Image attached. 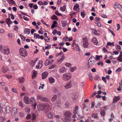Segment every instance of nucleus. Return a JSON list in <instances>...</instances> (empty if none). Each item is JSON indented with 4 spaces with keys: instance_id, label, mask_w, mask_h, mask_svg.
<instances>
[{
    "instance_id": "nucleus-1",
    "label": "nucleus",
    "mask_w": 122,
    "mask_h": 122,
    "mask_svg": "<svg viewBox=\"0 0 122 122\" xmlns=\"http://www.w3.org/2000/svg\"><path fill=\"white\" fill-rule=\"evenodd\" d=\"M71 113L69 111L66 112L64 114L65 116L64 119V121L65 122H71Z\"/></svg>"
},
{
    "instance_id": "nucleus-2",
    "label": "nucleus",
    "mask_w": 122,
    "mask_h": 122,
    "mask_svg": "<svg viewBox=\"0 0 122 122\" xmlns=\"http://www.w3.org/2000/svg\"><path fill=\"white\" fill-rule=\"evenodd\" d=\"M19 53L22 56L25 57L28 55L26 49L23 48H20L19 50Z\"/></svg>"
},
{
    "instance_id": "nucleus-3",
    "label": "nucleus",
    "mask_w": 122,
    "mask_h": 122,
    "mask_svg": "<svg viewBox=\"0 0 122 122\" xmlns=\"http://www.w3.org/2000/svg\"><path fill=\"white\" fill-rule=\"evenodd\" d=\"M71 77V74L70 73L65 74H63V79L65 81H66L69 80Z\"/></svg>"
},
{
    "instance_id": "nucleus-4",
    "label": "nucleus",
    "mask_w": 122,
    "mask_h": 122,
    "mask_svg": "<svg viewBox=\"0 0 122 122\" xmlns=\"http://www.w3.org/2000/svg\"><path fill=\"white\" fill-rule=\"evenodd\" d=\"M39 106L40 108H42L43 109H45L46 110H49L50 109L49 105L47 103L45 104H41L39 105Z\"/></svg>"
},
{
    "instance_id": "nucleus-5",
    "label": "nucleus",
    "mask_w": 122,
    "mask_h": 122,
    "mask_svg": "<svg viewBox=\"0 0 122 122\" xmlns=\"http://www.w3.org/2000/svg\"><path fill=\"white\" fill-rule=\"evenodd\" d=\"M83 42L84 47L85 48H88L89 44L86 38H84L83 39Z\"/></svg>"
},
{
    "instance_id": "nucleus-6",
    "label": "nucleus",
    "mask_w": 122,
    "mask_h": 122,
    "mask_svg": "<svg viewBox=\"0 0 122 122\" xmlns=\"http://www.w3.org/2000/svg\"><path fill=\"white\" fill-rule=\"evenodd\" d=\"M17 107L14 108L12 110L11 112L12 116L13 118H14L16 114L17 113Z\"/></svg>"
},
{
    "instance_id": "nucleus-7",
    "label": "nucleus",
    "mask_w": 122,
    "mask_h": 122,
    "mask_svg": "<svg viewBox=\"0 0 122 122\" xmlns=\"http://www.w3.org/2000/svg\"><path fill=\"white\" fill-rule=\"evenodd\" d=\"M94 64L93 61H92L91 58H90L88 61V67L90 68V67H92Z\"/></svg>"
},
{
    "instance_id": "nucleus-8",
    "label": "nucleus",
    "mask_w": 122,
    "mask_h": 122,
    "mask_svg": "<svg viewBox=\"0 0 122 122\" xmlns=\"http://www.w3.org/2000/svg\"><path fill=\"white\" fill-rule=\"evenodd\" d=\"M79 7V5L78 4H76L74 6L73 8L74 10L78 12L80 10V8Z\"/></svg>"
},
{
    "instance_id": "nucleus-9",
    "label": "nucleus",
    "mask_w": 122,
    "mask_h": 122,
    "mask_svg": "<svg viewBox=\"0 0 122 122\" xmlns=\"http://www.w3.org/2000/svg\"><path fill=\"white\" fill-rule=\"evenodd\" d=\"M72 86L71 81H70L64 86V87L66 89H68L70 88Z\"/></svg>"
},
{
    "instance_id": "nucleus-10",
    "label": "nucleus",
    "mask_w": 122,
    "mask_h": 122,
    "mask_svg": "<svg viewBox=\"0 0 122 122\" xmlns=\"http://www.w3.org/2000/svg\"><path fill=\"white\" fill-rule=\"evenodd\" d=\"M38 64L36 65V67L38 69L40 68L42 66V62L41 61H38Z\"/></svg>"
},
{
    "instance_id": "nucleus-11",
    "label": "nucleus",
    "mask_w": 122,
    "mask_h": 122,
    "mask_svg": "<svg viewBox=\"0 0 122 122\" xmlns=\"http://www.w3.org/2000/svg\"><path fill=\"white\" fill-rule=\"evenodd\" d=\"M67 69L63 67H61L59 70V71L61 73H63L66 71Z\"/></svg>"
},
{
    "instance_id": "nucleus-12",
    "label": "nucleus",
    "mask_w": 122,
    "mask_h": 122,
    "mask_svg": "<svg viewBox=\"0 0 122 122\" xmlns=\"http://www.w3.org/2000/svg\"><path fill=\"white\" fill-rule=\"evenodd\" d=\"M11 111V107L9 106H7L6 107L5 110V112L6 113H9Z\"/></svg>"
},
{
    "instance_id": "nucleus-13",
    "label": "nucleus",
    "mask_w": 122,
    "mask_h": 122,
    "mask_svg": "<svg viewBox=\"0 0 122 122\" xmlns=\"http://www.w3.org/2000/svg\"><path fill=\"white\" fill-rule=\"evenodd\" d=\"M48 73L47 72H45L42 74V79H45L46 78L48 75Z\"/></svg>"
},
{
    "instance_id": "nucleus-14",
    "label": "nucleus",
    "mask_w": 122,
    "mask_h": 122,
    "mask_svg": "<svg viewBox=\"0 0 122 122\" xmlns=\"http://www.w3.org/2000/svg\"><path fill=\"white\" fill-rule=\"evenodd\" d=\"M28 97L27 96H25L24 98V100L25 103L28 104L29 103V101L28 100Z\"/></svg>"
},
{
    "instance_id": "nucleus-15",
    "label": "nucleus",
    "mask_w": 122,
    "mask_h": 122,
    "mask_svg": "<svg viewBox=\"0 0 122 122\" xmlns=\"http://www.w3.org/2000/svg\"><path fill=\"white\" fill-rule=\"evenodd\" d=\"M120 99L119 97L115 96L113 99V103L116 102L118 101Z\"/></svg>"
},
{
    "instance_id": "nucleus-16",
    "label": "nucleus",
    "mask_w": 122,
    "mask_h": 122,
    "mask_svg": "<svg viewBox=\"0 0 122 122\" xmlns=\"http://www.w3.org/2000/svg\"><path fill=\"white\" fill-rule=\"evenodd\" d=\"M30 33V30L29 29H25L24 31V33L27 34H29Z\"/></svg>"
},
{
    "instance_id": "nucleus-17",
    "label": "nucleus",
    "mask_w": 122,
    "mask_h": 122,
    "mask_svg": "<svg viewBox=\"0 0 122 122\" xmlns=\"http://www.w3.org/2000/svg\"><path fill=\"white\" fill-rule=\"evenodd\" d=\"M4 53L7 55H8L10 52V50L8 48L4 49Z\"/></svg>"
},
{
    "instance_id": "nucleus-18",
    "label": "nucleus",
    "mask_w": 122,
    "mask_h": 122,
    "mask_svg": "<svg viewBox=\"0 0 122 122\" xmlns=\"http://www.w3.org/2000/svg\"><path fill=\"white\" fill-rule=\"evenodd\" d=\"M24 78L22 77H20L18 78V80L19 81V82L20 83H22L24 81Z\"/></svg>"
},
{
    "instance_id": "nucleus-19",
    "label": "nucleus",
    "mask_w": 122,
    "mask_h": 122,
    "mask_svg": "<svg viewBox=\"0 0 122 122\" xmlns=\"http://www.w3.org/2000/svg\"><path fill=\"white\" fill-rule=\"evenodd\" d=\"M92 41L95 44L97 45L98 43V41L97 39L95 37H94L92 39Z\"/></svg>"
},
{
    "instance_id": "nucleus-20",
    "label": "nucleus",
    "mask_w": 122,
    "mask_h": 122,
    "mask_svg": "<svg viewBox=\"0 0 122 122\" xmlns=\"http://www.w3.org/2000/svg\"><path fill=\"white\" fill-rule=\"evenodd\" d=\"M66 5H64L62 7L61 6L60 9V10L62 11H64L66 9Z\"/></svg>"
},
{
    "instance_id": "nucleus-21",
    "label": "nucleus",
    "mask_w": 122,
    "mask_h": 122,
    "mask_svg": "<svg viewBox=\"0 0 122 122\" xmlns=\"http://www.w3.org/2000/svg\"><path fill=\"white\" fill-rule=\"evenodd\" d=\"M5 117H4L2 116H1L0 117V122H4V121L5 120Z\"/></svg>"
},
{
    "instance_id": "nucleus-22",
    "label": "nucleus",
    "mask_w": 122,
    "mask_h": 122,
    "mask_svg": "<svg viewBox=\"0 0 122 122\" xmlns=\"http://www.w3.org/2000/svg\"><path fill=\"white\" fill-rule=\"evenodd\" d=\"M119 5L121 7H122V5L120 4H115L114 5V8L116 9H119Z\"/></svg>"
},
{
    "instance_id": "nucleus-23",
    "label": "nucleus",
    "mask_w": 122,
    "mask_h": 122,
    "mask_svg": "<svg viewBox=\"0 0 122 122\" xmlns=\"http://www.w3.org/2000/svg\"><path fill=\"white\" fill-rule=\"evenodd\" d=\"M49 82L50 83H53V78L52 77H50L49 78Z\"/></svg>"
},
{
    "instance_id": "nucleus-24",
    "label": "nucleus",
    "mask_w": 122,
    "mask_h": 122,
    "mask_svg": "<svg viewBox=\"0 0 122 122\" xmlns=\"http://www.w3.org/2000/svg\"><path fill=\"white\" fill-rule=\"evenodd\" d=\"M35 64V62H34L33 60H31L30 61V64L32 67H33Z\"/></svg>"
},
{
    "instance_id": "nucleus-25",
    "label": "nucleus",
    "mask_w": 122,
    "mask_h": 122,
    "mask_svg": "<svg viewBox=\"0 0 122 122\" xmlns=\"http://www.w3.org/2000/svg\"><path fill=\"white\" fill-rule=\"evenodd\" d=\"M34 37L36 39L37 38L39 39L40 38V35L38 34L34 33Z\"/></svg>"
},
{
    "instance_id": "nucleus-26",
    "label": "nucleus",
    "mask_w": 122,
    "mask_h": 122,
    "mask_svg": "<svg viewBox=\"0 0 122 122\" xmlns=\"http://www.w3.org/2000/svg\"><path fill=\"white\" fill-rule=\"evenodd\" d=\"M72 97L73 100V101L74 102V101L77 98V95L74 94L73 95Z\"/></svg>"
},
{
    "instance_id": "nucleus-27",
    "label": "nucleus",
    "mask_w": 122,
    "mask_h": 122,
    "mask_svg": "<svg viewBox=\"0 0 122 122\" xmlns=\"http://www.w3.org/2000/svg\"><path fill=\"white\" fill-rule=\"evenodd\" d=\"M100 18L96 17L95 18L94 21L96 22H97L100 21Z\"/></svg>"
},
{
    "instance_id": "nucleus-28",
    "label": "nucleus",
    "mask_w": 122,
    "mask_h": 122,
    "mask_svg": "<svg viewBox=\"0 0 122 122\" xmlns=\"http://www.w3.org/2000/svg\"><path fill=\"white\" fill-rule=\"evenodd\" d=\"M30 102H31L32 103H35V99H34V98L33 97H31L30 99Z\"/></svg>"
},
{
    "instance_id": "nucleus-29",
    "label": "nucleus",
    "mask_w": 122,
    "mask_h": 122,
    "mask_svg": "<svg viewBox=\"0 0 122 122\" xmlns=\"http://www.w3.org/2000/svg\"><path fill=\"white\" fill-rule=\"evenodd\" d=\"M47 98L46 97H42V98L41 99V100L45 102L47 101Z\"/></svg>"
},
{
    "instance_id": "nucleus-30",
    "label": "nucleus",
    "mask_w": 122,
    "mask_h": 122,
    "mask_svg": "<svg viewBox=\"0 0 122 122\" xmlns=\"http://www.w3.org/2000/svg\"><path fill=\"white\" fill-rule=\"evenodd\" d=\"M98 65H101L102 66L103 65V64L102 61H99L97 63Z\"/></svg>"
},
{
    "instance_id": "nucleus-31",
    "label": "nucleus",
    "mask_w": 122,
    "mask_h": 122,
    "mask_svg": "<svg viewBox=\"0 0 122 122\" xmlns=\"http://www.w3.org/2000/svg\"><path fill=\"white\" fill-rule=\"evenodd\" d=\"M45 65L46 66H47L49 64H50L49 61V59H47L46 60L45 62Z\"/></svg>"
},
{
    "instance_id": "nucleus-32",
    "label": "nucleus",
    "mask_w": 122,
    "mask_h": 122,
    "mask_svg": "<svg viewBox=\"0 0 122 122\" xmlns=\"http://www.w3.org/2000/svg\"><path fill=\"white\" fill-rule=\"evenodd\" d=\"M32 120H34L36 119V115H35L34 113H33L32 115Z\"/></svg>"
},
{
    "instance_id": "nucleus-33",
    "label": "nucleus",
    "mask_w": 122,
    "mask_h": 122,
    "mask_svg": "<svg viewBox=\"0 0 122 122\" xmlns=\"http://www.w3.org/2000/svg\"><path fill=\"white\" fill-rule=\"evenodd\" d=\"M92 117L95 118H97V115L94 113L92 114Z\"/></svg>"
},
{
    "instance_id": "nucleus-34",
    "label": "nucleus",
    "mask_w": 122,
    "mask_h": 122,
    "mask_svg": "<svg viewBox=\"0 0 122 122\" xmlns=\"http://www.w3.org/2000/svg\"><path fill=\"white\" fill-rule=\"evenodd\" d=\"M93 33L94 34L97 35V36H100V34L97 33V31L96 30H94Z\"/></svg>"
},
{
    "instance_id": "nucleus-35",
    "label": "nucleus",
    "mask_w": 122,
    "mask_h": 122,
    "mask_svg": "<svg viewBox=\"0 0 122 122\" xmlns=\"http://www.w3.org/2000/svg\"><path fill=\"white\" fill-rule=\"evenodd\" d=\"M42 96L41 95H38L37 97V99L38 100H39L40 99L41 100V98H42Z\"/></svg>"
},
{
    "instance_id": "nucleus-36",
    "label": "nucleus",
    "mask_w": 122,
    "mask_h": 122,
    "mask_svg": "<svg viewBox=\"0 0 122 122\" xmlns=\"http://www.w3.org/2000/svg\"><path fill=\"white\" fill-rule=\"evenodd\" d=\"M48 116L49 118H51L52 117L53 115L50 112L48 114Z\"/></svg>"
},
{
    "instance_id": "nucleus-37",
    "label": "nucleus",
    "mask_w": 122,
    "mask_h": 122,
    "mask_svg": "<svg viewBox=\"0 0 122 122\" xmlns=\"http://www.w3.org/2000/svg\"><path fill=\"white\" fill-rule=\"evenodd\" d=\"M25 112H27L28 113L30 112V109L29 107H26L25 108Z\"/></svg>"
},
{
    "instance_id": "nucleus-38",
    "label": "nucleus",
    "mask_w": 122,
    "mask_h": 122,
    "mask_svg": "<svg viewBox=\"0 0 122 122\" xmlns=\"http://www.w3.org/2000/svg\"><path fill=\"white\" fill-rule=\"evenodd\" d=\"M76 46V50L77 51H80V50L79 49V46H78V45L77 44L75 45Z\"/></svg>"
},
{
    "instance_id": "nucleus-39",
    "label": "nucleus",
    "mask_w": 122,
    "mask_h": 122,
    "mask_svg": "<svg viewBox=\"0 0 122 122\" xmlns=\"http://www.w3.org/2000/svg\"><path fill=\"white\" fill-rule=\"evenodd\" d=\"M55 14L58 15V16H62V15L61 13H59L57 11H56L55 12Z\"/></svg>"
},
{
    "instance_id": "nucleus-40",
    "label": "nucleus",
    "mask_w": 122,
    "mask_h": 122,
    "mask_svg": "<svg viewBox=\"0 0 122 122\" xmlns=\"http://www.w3.org/2000/svg\"><path fill=\"white\" fill-rule=\"evenodd\" d=\"M88 75L89 76L90 80H92L93 77L91 73H88Z\"/></svg>"
},
{
    "instance_id": "nucleus-41",
    "label": "nucleus",
    "mask_w": 122,
    "mask_h": 122,
    "mask_svg": "<svg viewBox=\"0 0 122 122\" xmlns=\"http://www.w3.org/2000/svg\"><path fill=\"white\" fill-rule=\"evenodd\" d=\"M45 40L46 41L48 42L49 41L50 39L48 36H46L44 38Z\"/></svg>"
},
{
    "instance_id": "nucleus-42",
    "label": "nucleus",
    "mask_w": 122,
    "mask_h": 122,
    "mask_svg": "<svg viewBox=\"0 0 122 122\" xmlns=\"http://www.w3.org/2000/svg\"><path fill=\"white\" fill-rule=\"evenodd\" d=\"M81 15L82 16L83 18H84L85 15V12H81Z\"/></svg>"
},
{
    "instance_id": "nucleus-43",
    "label": "nucleus",
    "mask_w": 122,
    "mask_h": 122,
    "mask_svg": "<svg viewBox=\"0 0 122 122\" xmlns=\"http://www.w3.org/2000/svg\"><path fill=\"white\" fill-rule=\"evenodd\" d=\"M100 114L101 115L104 116L105 115L106 113L104 111H102L101 112Z\"/></svg>"
},
{
    "instance_id": "nucleus-44",
    "label": "nucleus",
    "mask_w": 122,
    "mask_h": 122,
    "mask_svg": "<svg viewBox=\"0 0 122 122\" xmlns=\"http://www.w3.org/2000/svg\"><path fill=\"white\" fill-rule=\"evenodd\" d=\"M57 24L58 23L56 21H54V28L56 27Z\"/></svg>"
},
{
    "instance_id": "nucleus-45",
    "label": "nucleus",
    "mask_w": 122,
    "mask_h": 122,
    "mask_svg": "<svg viewBox=\"0 0 122 122\" xmlns=\"http://www.w3.org/2000/svg\"><path fill=\"white\" fill-rule=\"evenodd\" d=\"M65 56L64 55H62L61 57L60 58V60H59V62H60L62 61L64 59Z\"/></svg>"
},
{
    "instance_id": "nucleus-46",
    "label": "nucleus",
    "mask_w": 122,
    "mask_h": 122,
    "mask_svg": "<svg viewBox=\"0 0 122 122\" xmlns=\"http://www.w3.org/2000/svg\"><path fill=\"white\" fill-rule=\"evenodd\" d=\"M95 23L99 27H101L102 26V25L101 23H100L99 22H95Z\"/></svg>"
},
{
    "instance_id": "nucleus-47",
    "label": "nucleus",
    "mask_w": 122,
    "mask_h": 122,
    "mask_svg": "<svg viewBox=\"0 0 122 122\" xmlns=\"http://www.w3.org/2000/svg\"><path fill=\"white\" fill-rule=\"evenodd\" d=\"M103 50L105 53L107 52L108 53H109L108 51L105 48V47L103 48Z\"/></svg>"
},
{
    "instance_id": "nucleus-48",
    "label": "nucleus",
    "mask_w": 122,
    "mask_h": 122,
    "mask_svg": "<svg viewBox=\"0 0 122 122\" xmlns=\"http://www.w3.org/2000/svg\"><path fill=\"white\" fill-rule=\"evenodd\" d=\"M122 70V69L121 67H120L118 68L117 69L116 71V72H119L121 71Z\"/></svg>"
},
{
    "instance_id": "nucleus-49",
    "label": "nucleus",
    "mask_w": 122,
    "mask_h": 122,
    "mask_svg": "<svg viewBox=\"0 0 122 122\" xmlns=\"http://www.w3.org/2000/svg\"><path fill=\"white\" fill-rule=\"evenodd\" d=\"M10 20V19L9 18H7L5 20V22L7 24H9Z\"/></svg>"
},
{
    "instance_id": "nucleus-50",
    "label": "nucleus",
    "mask_w": 122,
    "mask_h": 122,
    "mask_svg": "<svg viewBox=\"0 0 122 122\" xmlns=\"http://www.w3.org/2000/svg\"><path fill=\"white\" fill-rule=\"evenodd\" d=\"M20 36L23 40L24 41L25 39V36H22L21 34L20 35Z\"/></svg>"
},
{
    "instance_id": "nucleus-51",
    "label": "nucleus",
    "mask_w": 122,
    "mask_h": 122,
    "mask_svg": "<svg viewBox=\"0 0 122 122\" xmlns=\"http://www.w3.org/2000/svg\"><path fill=\"white\" fill-rule=\"evenodd\" d=\"M3 71H2V72L4 73L6 72L8 70V69L7 68L5 69H4V68H3Z\"/></svg>"
},
{
    "instance_id": "nucleus-52",
    "label": "nucleus",
    "mask_w": 122,
    "mask_h": 122,
    "mask_svg": "<svg viewBox=\"0 0 122 122\" xmlns=\"http://www.w3.org/2000/svg\"><path fill=\"white\" fill-rule=\"evenodd\" d=\"M33 75L32 76V77H35L36 75L37 72L36 71H34L33 72Z\"/></svg>"
},
{
    "instance_id": "nucleus-53",
    "label": "nucleus",
    "mask_w": 122,
    "mask_h": 122,
    "mask_svg": "<svg viewBox=\"0 0 122 122\" xmlns=\"http://www.w3.org/2000/svg\"><path fill=\"white\" fill-rule=\"evenodd\" d=\"M30 118L31 116L30 114H28L26 117V118L28 119H30Z\"/></svg>"
},
{
    "instance_id": "nucleus-54",
    "label": "nucleus",
    "mask_w": 122,
    "mask_h": 122,
    "mask_svg": "<svg viewBox=\"0 0 122 122\" xmlns=\"http://www.w3.org/2000/svg\"><path fill=\"white\" fill-rule=\"evenodd\" d=\"M12 91L13 92H15L17 93V91L16 90V89L15 88H13L12 89Z\"/></svg>"
},
{
    "instance_id": "nucleus-55",
    "label": "nucleus",
    "mask_w": 122,
    "mask_h": 122,
    "mask_svg": "<svg viewBox=\"0 0 122 122\" xmlns=\"http://www.w3.org/2000/svg\"><path fill=\"white\" fill-rule=\"evenodd\" d=\"M102 79L105 83H106L107 81L106 80V78L104 77H102Z\"/></svg>"
},
{
    "instance_id": "nucleus-56",
    "label": "nucleus",
    "mask_w": 122,
    "mask_h": 122,
    "mask_svg": "<svg viewBox=\"0 0 122 122\" xmlns=\"http://www.w3.org/2000/svg\"><path fill=\"white\" fill-rule=\"evenodd\" d=\"M77 110L74 109L73 111V113L74 114H76V115H78V114H77Z\"/></svg>"
},
{
    "instance_id": "nucleus-57",
    "label": "nucleus",
    "mask_w": 122,
    "mask_h": 122,
    "mask_svg": "<svg viewBox=\"0 0 122 122\" xmlns=\"http://www.w3.org/2000/svg\"><path fill=\"white\" fill-rule=\"evenodd\" d=\"M117 30H119V29L120 28V24H117Z\"/></svg>"
},
{
    "instance_id": "nucleus-58",
    "label": "nucleus",
    "mask_w": 122,
    "mask_h": 122,
    "mask_svg": "<svg viewBox=\"0 0 122 122\" xmlns=\"http://www.w3.org/2000/svg\"><path fill=\"white\" fill-rule=\"evenodd\" d=\"M64 40H65V41H66L68 40L69 38L67 37H65L63 38Z\"/></svg>"
},
{
    "instance_id": "nucleus-59",
    "label": "nucleus",
    "mask_w": 122,
    "mask_h": 122,
    "mask_svg": "<svg viewBox=\"0 0 122 122\" xmlns=\"http://www.w3.org/2000/svg\"><path fill=\"white\" fill-rule=\"evenodd\" d=\"M38 3L39 5H43V3L42 2L40 1H38Z\"/></svg>"
},
{
    "instance_id": "nucleus-60",
    "label": "nucleus",
    "mask_w": 122,
    "mask_h": 122,
    "mask_svg": "<svg viewBox=\"0 0 122 122\" xmlns=\"http://www.w3.org/2000/svg\"><path fill=\"white\" fill-rule=\"evenodd\" d=\"M49 63H50V64H52L53 62V60H51V59H49Z\"/></svg>"
},
{
    "instance_id": "nucleus-61",
    "label": "nucleus",
    "mask_w": 122,
    "mask_h": 122,
    "mask_svg": "<svg viewBox=\"0 0 122 122\" xmlns=\"http://www.w3.org/2000/svg\"><path fill=\"white\" fill-rule=\"evenodd\" d=\"M71 65L70 63H67L65 64V65L67 67H69L71 66Z\"/></svg>"
},
{
    "instance_id": "nucleus-62",
    "label": "nucleus",
    "mask_w": 122,
    "mask_h": 122,
    "mask_svg": "<svg viewBox=\"0 0 122 122\" xmlns=\"http://www.w3.org/2000/svg\"><path fill=\"white\" fill-rule=\"evenodd\" d=\"M109 31L114 36H115V34L114 33V32L110 30Z\"/></svg>"
},
{
    "instance_id": "nucleus-63",
    "label": "nucleus",
    "mask_w": 122,
    "mask_h": 122,
    "mask_svg": "<svg viewBox=\"0 0 122 122\" xmlns=\"http://www.w3.org/2000/svg\"><path fill=\"white\" fill-rule=\"evenodd\" d=\"M94 105H95L94 102H92V103H91V105H92L91 108H93V107H94Z\"/></svg>"
},
{
    "instance_id": "nucleus-64",
    "label": "nucleus",
    "mask_w": 122,
    "mask_h": 122,
    "mask_svg": "<svg viewBox=\"0 0 122 122\" xmlns=\"http://www.w3.org/2000/svg\"><path fill=\"white\" fill-rule=\"evenodd\" d=\"M33 8L35 9H37L38 8V7L36 5H35L33 7Z\"/></svg>"
}]
</instances>
